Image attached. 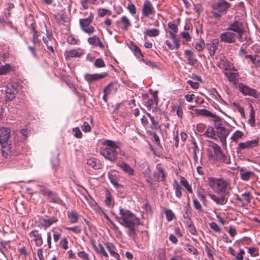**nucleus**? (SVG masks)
<instances>
[{
    "label": "nucleus",
    "mask_w": 260,
    "mask_h": 260,
    "mask_svg": "<svg viewBox=\"0 0 260 260\" xmlns=\"http://www.w3.org/2000/svg\"><path fill=\"white\" fill-rule=\"evenodd\" d=\"M105 198L106 199L105 202L106 205L109 207L113 206L114 202L112 199V196L111 192L108 189L106 190Z\"/></svg>",
    "instance_id": "nucleus-36"
},
{
    "label": "nucleus",
    "mask_w": 260,
    "mask_h": 260,
    "mask_svg": "<svg viewBox=\"0 0 260 260\" xmlns=\"http://www.w3.org/2000/svg\"><path fill=\"white\" fill-rule=\"evenodd\" d=\"M215 134L216 131L214 129L213 127L209 126L204 134V135L206 137L210 138L214 140H217L216 137H215Z\"/></svg>",
    "instance_id": "nucleus-34"
},
{
    "label": "nucleus",
    "mask_w": 260,
    "mask_h": 260,
    "mask_svg": "<svg viewBox=\"0 0 260 260\" xmlns=\"http://www.w3.org/2000/svg\"><path fill=\"white\" fill-rule=\"evenodd\" d=\"M117 166L128 174L130 175L134 174V169L126 162L124 161L119 162L117 163Z\"/></svg>",
    "instance_id": "nucleus-25"
},
{
    "label": "nucleus",
    "mask_w": 260,
    "mask_h": 260,
    "mask_svg": "<svg viewBox=\"0 0 260 260\" xmlns=\"http://www.w3.org/2000/svg\"><path fill=\"white\" fill-rule=\"evenodd\" d=\"M108 178L110 182L117 189L122 187V185L118 183L117 177L115 174L109 173Z\"/></svg>",
    "instance_id": "nucleus-35"
},
{
    "label": "nucleus",
    "mask_w": 260,
    "mask_h": 260,
    "mask_svg": "<svg viewBox=\"0 0 260 260\" xmlns=\"http://www.w3.org/2000/svg\"><path fill=\"white\" fill-rule=\"evenodd\" d=\"M186 247L187 248V251L190 253H192L193 255H197L198 254V251L194 247L189 243L186 244Z\"/></svg>",
    "instance_id": "nucleus-46"
},
{
    "label": "nucleus",
    "mask_w": 260,
    "mask_h": 260,
    "mask_svg": "<svg viewBox=\"0 0 260 260\" xmlns=\"http://www.w3.org/2000/svg\"><path fill=\"white\" fill-rule=\"evenodd\" d=\"M119 87V85L117 82H111L104 88L103 92L109 94L115 93Z\"/></svg>",
    "instance_id": "nucleus-22"
},
{
    "label": "nucleus",
    "mask_w": 260,
    "mask_h": 260,
    "mask_svg": "<svg viewBox=\"0 0 260 260\" xmlns=\"http://www.w3.org/2000/svg\"><path fill=\"white\" fill-rule=\"evenodd\" d=\"M21 85L18 82H11L8 83L6 88V99L7 101H12L16 97Z\"/></svg>",
    "instance_id": "nucleus-7"
},
{
    "label": "nucleus",
    "mask_w": 260,
    "mask_h": 260,
    "mask_svg": "<svg viewBox=\"0 0 260 260\" xmlns=\"http://www.w3.org/2000/svg\"><path fill=\"white\" fill-rule=\"evenodd\" d=\"M167 173L164 171V169L161 167H157V171L153 174V180L155 181H164L166 180Z\"/></svg>",
    "instance_id": "nucleus-17"
},
{
    "label": "nucleus",
    "mask_w": 260,
    "mask_h": 260,
    "mask_svg": "<svg viewBox=\"0 0 260 260\" xmlns=\"http://www.w3.org/2000/svg\"><path fill=\"white\" fill-rule=\"evenodd\" d=\"M243 136V133L240 131H237L231 137V139L235 142H237L239 139L242 138Z\"/></svg>",
    "instance_id": "nucleus-45"
},
{
    "label": "nucleus",
    "mask_w": 260,
    "mask_h": 260,
    "mask_svg": "<svg viewBox=\"0 0 260 260\" xmlns=\"http://www.w3.org/2000/svg\"><path fill=\"white\" fill-rule=\"evenodd\" d=\"M77 254L82 260H87L89 259V255L84 251H79L78 252Z\"/></svg>",
    "instance_id": "nucleus-57"
},
{
    "label": "nucleus",
    "mask_w": 260,
    "mask_h": 260,
    "mask_svg": "<svg viewBox=\"0 0 260 260\" xmlns=\"http://www.w3.org/2000/svg\"><path fill=\"white\" fill-rule=\"evenodd\" d=\"M40 220H41V226L44 227L45 229H46L50 226L52 224L56 223L58 221V219L55 216H51L47 218H40Z\"/></svg>",
    "instance_id": "nucleus-19"
},
{
    "label": "nucleus",
    "mask_w": 260,
    "mask_h": 260,
    "mask_svg": "<svg viewBox=\"0 0 260 260\" xmlns=\"http://www.w3.org/2000/svg\"><path fill=\"white\" fill-rule=\"evenodd\" d=\"M197 115H201L205 117H210L212 113L206 109H198L194 110Z\"/></svg>",
    "instance_id": "nucleus-38"
},
{
    "label": "nucleus",
    "mask_w": 260,
    "mask_h": 260,
    "mask_svg": "<svg viewBox=\"0 0 260 260\" xmlns=\"http://www.w3.org/2000/svg\"><path fill=\"white\" fill-rule=\"evenodd\" d=\"M211 146L213 150L214 155L215 156L216 159H217L218 157H220L222 153H223L221 150V149L219 145H218L217 144L215 143H212Z\"/></svg>",
    "instance_id": "nucleus-37"
},
{
    "label": "nucleus",
    "mask_w": 260,
    "mask_h": 260,
    "mask_svg": "<svg viewBox=\"0 0 260 260\" xmlns=\"http://www.w3.org/2000/svg\"><path fill=\"white\" fill-rule=\"evenodd\" d=\"M155 11L151 3L148 1H144L142 9V16L145 17H148L150 15H154Z\"/></svg>",
    "instance_id": "nucleus-11"
},
{
    "label": "nucleus",
    "mask_w": 260,
    "mask_h": 260,
    "mask_svg": "<svg viewBox=\"0 0 260 260\" xmlns=\"http://www.w3.org/2000/svg\"><path fill=\"white\" fill-rule=\"evenodd\" d=\"M231 7V4L225 0H218L211 6L213 17L216 19H220L222 15L226 14L228 9Z\"/></svg>",
    "instance_id": "nucleus-5"
},
{
    "label": "nucleus",
    "mask_w": 260,
    "mask_h": 260,
    "mask_svg": "<svg viewBox=\"0 0 260 260\" xmlns=\"http://www.w3.org/2000/svg\"><path fill=\"white\" fill-rule=\"evenodd\" d=\"M156 93L157 91H156V93H154L153 94L154 100L152 99H149L145 104L148 110H151L152 106L153 105L154 102H155L156 105L157 104L158 97Z\"/></svg>",
    "instance_id": "nucleus-39"
},
{
    "label": "nucleus",
    "mask_w": 260,
    "mask_h": 260,
    "mask_svg": "<svg viewBox=\"0 0 260 260\" xmlns=\"http://www.w3.org/2000/svg\"><path fill=\"white\" fill-rule=\"evenodd\" d=\"M167 220L170 221L173 219L175 215L172 211L170 209H168L165 212Z\"/></svg>",
    "instance_id": "nucleus-48"
},
{
    "label": "nucleus",
    "mask_w": 260,
    "mask_h": 260,
    "mask_svg": "<svg viewBox=\"0 0 260 260\" xmlns=\"http://www.w3.org/2000/svg\"><path fill=\"white\" fill-rule=\"evenodd\" d=\"M119 216H116V221L128 229L127 235L133 240L136 239V227L140 224V219L131 211L126 209L119 208Z\"/></svg>",
    "instance_id": "nucleus-1"
},
{
    "label": "nucleus",
    "mask_w": 260,
    "mask_h": 260,
    "mask_svg": "<svg viewBox=\"0 0 260 260\" xmlns=\"http://www.w3.org/2000/svg\"><path fill=\"white\" fill-rule=\"evenodd\" d=\"M107 14L110 15L111 11L104 8L100 9L98 11V15L100 17H104Z\"/></svg>",
    "instance_id": "nucleus-54"
},
{
    "label": "nucleus",
    "mask_w": 260,
    "mask_h": 260,
    "mask_svg": "<svg viewBox=\"0 0 260 260\" xmlns=\"http://www.w3.org/2000/svg\"><path fill=\"white\" fill-rule=\"evenodd\" d=\"M67 216L71 223H75L78 222L79 214L76 211L72 210L71 211H68Z\"/></svg>",
    "instance_id": "nucleus-30"
},
{
    "label": "nucleus",
    "mask_w": 260,
    "mask_h": 260,
    "mask_svg": "<svg viewBox=\"0 0 260 260\" xmlns=\"http://www.w3.org/2000/svg\"><path fill=\"white\" fill-rule=\"evenodd\" d=\"M220 37L222 41L231 43L235 41L236 35L233 32L226 31L221 34Z\"/></svg>",
    "instance_id": "nucleus-16"
},
{
    "label": "nucleus",
    "mask_w": 260,
    "mask_h": 260,
    "mask_svg": "<svg viewBox=\"0 0 260 260\" xmlns=\"http://www.w3.org/2000/svg\"><path fill=\"white\" fill-rule=\"evenodd\" d=\"M93 19V15L90 13L89 16L86 18L80 19L79 20L80 26L81 29L86 34L90 35L94 31V27L90 24Z\"/></svg>",
    "instance_id": "nucleus-8"
},
{
    "label": "nucleus",
    "mask_w": 260,
    "mask_h": 260,
    "mask_svg": "<svg viewBox=\"0 0 260 260\" xmlns=\"http://www.w3.org/2000/svg\"><path fill=\"white\" fill-rule=\"evenodd\" d=\"M242 197L244 198V200L247 203H249L251 201L250 193L249 191H246L242 194Z\"/></svg>",
    "instance_id": "nucleus-64"
},
{
    "label": "nucleus",
    "mask_w": 260,
    "mask_h": 260,
    "mask_svg": "<svg viewBox=\"0 0 260 260\" xmlns=\"http://www.w3.org/2000/svg\"><path fill=\"white\" fill-rule=\"evenodd\" d=\"M227 30L237 33L238 35L239 38L241 39L244 33L243 23L239 21L236 20L229 25Z\"/></svg>",
    "instance_id": "nucleus-10"
},
{
    "label": "nucleus",
    "mask_w": 260,
    "mask_h": 260,
    "mask_svg": "<svg viewBox=\"0 0 260 260\" xmlns=\"http://www.w3.org/2000/svg\"><path fill=\"white\" fill-rule=\"evenodd\" d=\"M66 229L68 231H71L73 232L76 234H79L81 232V229L79 226H75L74 227H67Z\"/></svg>",
    "instance_id": "nucleus-55"
},
{
    "label": "nucleus",
    "mask_w": 260,
    "mask_h": 260,
    "mask_svg": "<svg viewBox=\"0 0 260 260\" xmlns=\"http://www.w3.org/2000/svg\"><path fill=\"white\" fill-rule=\"evenodd\" d=\"M83 50H66L64 55L67 58L68 57H79L83 54Z\"/></svg>",
    "instance_id": "nucleus-29"
},
{
    "label": "nucleus",
    "mask_w": 260,
    "mask_h": 260,
    "mask_svg": "<svg viewBox=\"0 0 260 260\" xmlns=\"http://www.w3.org/2000/svg\"><path fill=\"white\" fill-rule=\"evenodd\" d=\"M207 182L211 188L218 194H229V190L231 189L230 183L221 178L210 177Z\"/></svg>",
    "instance_id": "nucleus-4"
},
{
    "label": "nucleus",
    "mask_w": 260,
    "mask_h": 260,
    "mask_svg": "<svg viewBox=\"0 0 260 260\" xmlns=\"http://www.w3.org/2000/svg\"><path fill=\"white\" fill-rule=\"evenodd\" d=\"M184 54L188 59V63L191 65H194L197 62V60L194 57L193 52L191 50H186Z\"/></svg>",
    "instance_id": "nucleus-31"
},
{
    "label": "nucleus",
    "mask_w": 260,
    "mask_h": 260,
    "mask_svg": "<svg viewBox=\"0 0 260 260\" xmlns=\"http://www.w3.org/2000/svg\"><path fill=\"white\" fill-rule=\"evenodd\" d=\"M103 145L106 147L101 148L100 154L111 162L116 161L119 153L117 143L110 140H106L103 142Z\"/></svg>",
    "instance_id": "nucleus-3"
},
{
    "label": "nucleus",
    "mask_w": 260,
    "mask_h": 260,
    "mask_svg": "<svg viewBox=\"0 0 260 260\" xmlns=\"http://www.w3.org/2000/svg\"><path fill=\"white\" fill-rule=\"evenodd\" d=\"M217 137L219 138L222 146H226V139L230 133V130L223 127L216 131Z\"/></svg>",
    "instance_id": "nucleus-13"
},
{
    "label": "nucleus",
    "mask_w": 260,
    "mask_h": 260,
    "mask_svg": "<svg viewBox=\"0 0 260 260\" xmlns=\"http://www.w3.org/2000/svg\"><path fill=\"white\" fill-rule=\"evenodd\" d=\"M180 183L187 190V191L189 192H192V190L191 187L186 180H181Z\"/></svg>",
    "instance_id": "nucleus-50"
},
{
    "label": "nucleus",
    "mask_w": 260,
    "mask_h": 260,
    "mask_svg": "<svg viewBox=\"0 0 260 260\" xmlns=\"http://www.w3.org/2000/svg\"><path fill=\"white\" fill-rule=\"evenodd\" d=\"M151 124L150 127L152 131H156L157 129H160L161 126L159 124L158 122L155 120L154 117L153 118H151Z\"/></svg>",
    "instance_id": "nucleus-44"
},
{
    "label": "nucleus",
    "mask_w": 260,
    "mask_h": 260,
    "mask_svg": "<svg viewBox=\"0 0 260 260\" xmlns=\"http://www.w3.org/2000/svg\"><path fill=\"white\" fill-rule=\"evenodd\" d=\"M145 34L150 37H154L158 36L159 31L156 28L147 29L145 31Z\"/></svg>",
    "instance_id": "nucleus-42"
},
{
    "label": "nucleus",
    "mask_w": 260,
    "mask_h": 260,
    "mask_svg": "<svg viewBox=\"0 0 260 260\" xmlns=\"http://www.w3.org/2000/svg\"><path fill=\"white\" fill-rule=\"evenodd\" d=\"M12 70L10 64L6 63L4 66L0 67V75H7Z\"/></svg>",
    "instance_id": "nucleus-40"
},
{
    "label": "nucleus",
    "mask_w": 260,
    "mask_h": 260,
    "mask_svg": "<svg viewBox=\"0 0 260 260\" xmlns=\"http://www.w3.org/2000/svg\"><path fill=\"white\" fill-rule=\"evenodd\" d=\"M105 246L110 253L115 257L116 260H120V256L118 253L115 252L116 247L113 243L107 242L105 243Z\"/></svg>",
    "instance_id": "nucleus-26"
},
{
    "label": "nucleus",
    "mask_w": 260,
    "mask_h": 260,
    "mask_svg": "<svg viewBox=\"0 0 260 260\" xmlns=\"http://www.w3.org/2000/svg\"><path fill=\"white\" fill-rule=\"evenodd\" d=\"M192 201L194 207L199 211H202V206L199 203V202L195 198L193 199Z\"/></svg>",
    "instance_id": "nucleus-60"
},
{
    "label": "nucleus",
    "mask_w": 260,
    "mask_h": 260,
    "mask_svg": "<svg viewBox=\"0 0 260 260\" xmlns=\"http://www.w3.org/2000/svg\"><path fill=\"white\" fill-rule=\"evenodd\" d=\"M134 54L136 56V57L139 59V60L143 61L148 66H151L152 67H153V62L144 59V55L141 52V50H134Z\"/></svg>",
    "instance_id": "nucleus-24"
},
{
    "label": "nucleus",
    "mask_w": 260,
    "mask_h": 260,
    "mask_svg": "<svg viewBox=\"0 0 260 260\" xmlns=\"http://www.w3.org/2000/svg\"><path fill=\"white\" fill-rule=\"evenodd\" d=\"M240 178L243 181H248L251 178L255 176L254 173L252 171H246L244 168H241L240 170Z\"/></svg>",
    "instance_id": "nucleus-21"
},
{
    "label": "nucleus",
    "mask_w": 260,
    "mask_h": 260,
    "mask_svg": "<svg viewBox=\"0 0 260 260\" xmlns=\"http://www.w3.org/2000/svg\"><path fill=\"white\" fill-rule=\"evenodd\" d=\"M10 129L6 127H0V146L2 147L3 155L7 157L8 156L16 155L19 152H15L13 150L8 140L10 137Z\"/></svg>",
    "instance_id": "nucleus-2"
},
{
    "label": "nucleus",
    "mask_w": 260,
    "mask_h": 260,
    "mask_svg": "<svg viewBox=\"0 0 260 260\" xmlns=\"http://www.w3.org/2000/svg\"><path fill=\"white\" fill-rule=\"evenodd\" d=\"M238 88L240 92L244 95H249L255 99L259 98L260 97L259 92H257L256 89L250 88L243 83H241L239 84Z\"/></svg>",
    "instance_id": "nucleus-9"
},
{
    "label": "nucleus",
    "mask_w": 260,
    "mask_h": 260,
    "mask_svg": "<svg viewBox=\"0 0 260 260\" xmlns=\"http://www.w3.org/2000/svg\"><path fill=\"white\" fill-rule=\"evenodd\" d=\"M94 66L96 68H104L105 67V64L102 59L98 58L94 62Z\"/></svg>",
    "instance_id": "nucleus-56"
},
{
    "label": "nucleus",
    "mask_w": 260,
    "mask_h": 260,
    "mask_svg": "<svg viewBox=\"0 0 260 260\" xmlns=\"http://www.w3.org/2000/svg\"><path fill=\"white\" fill-rule=\"evenodd\" d=\"M116 23L118 25L120 23L122 24L121 29L124 30H127L128 28L132 26L131 22L129 19L126 16L121 17L120 20H117Z\"/></svg>",
    "instance_id": "nucleus-23"
},
{
    "label": "nucleus",
    "mask_w": 260,
    "mask_h": 260,
    "mask_svg": "<svg viewBox=\"0 0 260 260\" xmlns=\"http://www.w3.org/2000/svg\"><path fill=\"white\" fill-rule=\"evenodd\" d=\"M150 134L152 136L153 141L157 146H160V143L159 140V138L158 136L156 134V131H152L150 133Z\"/></svg>",
    "instance_id": "nucleus-49"
},
{
    "label": "nucleus",
    "mask_w": 260,
    "mask_h": 260,
    "mask_svg": "<svg viewBox=\"0 0 260 260\" xmlns=\"http://www.w3.org/2000/svg\"><path fill=\"white\" fill-rule=\"evenodd\" d=\"M82 131L85 133L89 132L91 131V127L87 122L84 121L81 126Z\"/></svg>",
    "instance_id": "nucleus-58"
},
{
    "label": "nucleus",
    "mask_w": 260,
    "mask_h": 260,
    "mask_svg": "<svg viewBox=\"0 0 260 260\" xmlns=\"http://www.w3.org/2000/svg\"><path fill=\"white\" fill-rule=\"evenodd\" d=\"M30 237H33L37 246H41L43 243L42 235L38 230H33L29 233Z\"/></svg>",
    "instance_id": "nucleus-20"
},
{
    "label": "nucleus",
    "mask_w": 260,
    "mask_h": 260,
    "mask_svg": "<svg viewBox=\"0 0 260 260\" xmlns=\"http://www.w3.org/2000/svg\"><path fill=\"white\" fill-rule=\"evenodd\" d=\"M96 252L98 254L102 255L103 256H104L106 258L108 257V253L106 252V251H105V250L104 249V247L101 243H99L98 245V249L96 251Z\"/></svg>",
    "instance_id": "nucleus-43"
},
{
    "label": "nucleus",
    "mask_w": 260,
    "mask_h": 260,
    "mask_svg": "<svg viewBox=\"0 0 260 260\" xmlns=\"http://www.w3.org/2000/svg\"><path fill=\"white\" fill-rule=\"evenodd\" d=\"M168 27L171 29L173 32L176 33L178 31V27L177 26L172 22H170L168 23Z\"/></svg>",
    "instance_id": "nucleus-63"
},
{
    "label": "nucleus",
    "mask_w": 260,
    "mask_h": 260,
    "mask_svg": "<svg viewBox=\"0 0 260 260\" xmlns=\"http://www.w3.org/2000/svg\"><path fill=\"white\" fill-rule=\"evenodd\" d=\"M249 107L250 108V112L248 122L251 126L253 127L255 126V111L252 104H250Z\"/></svg>",
    "instance_id": "nucleus-32"
},
{
    "label": "nucleus",
    "mask_w": 260,
    "mask_h": 260,
    "mask_svg": "<svg viewBox=\"0 0 260 260\" xmlns=\"http://www.w3.org/2000/svg\"><path fill=\"white\" fill-rule=\"evenodd\" d=\"M210 228L215 231V232L218 233L220 232V229L215 222H212L209 224Z\"/></svg>",
    "instance_id": "nucleus-59"
},
{
    "label": "nucleus",
    "mask_w": 260,
    "mask_h": 260,
    "mask_svg": "<svg viewBox=\"0 0 260 260\" xmlns=\"http://www.w3.org/2000/svg\"><path fill=\"white\" fill-rule=\"evenodd\" d=\"M40 188V192L44 196L47 197V199L51 202L62 205L63 201L58 197L57 193L53 192L43 185H38Z\"/></svg>",
    "instance_id": "nucleus-6"
},
{
    "label": "nucleus",
    "mask_w": 260,
    "mask_h": 260,
    "mask_svg": "<svg viewBox=\"0 0 260 260\" xmlns=\"http://www.w3.org/2000/svg\"><path fill=\"white\" fill-rule=\"evenodd\" d=\"M258 139L247 141L245 142H240L238 145L237 151L239 152V151L243 149H249L254 148L258 145Z\"/></svg>",
    "instance_id": "nucleus-12"
},
{
    "label": "nucleus",
    "mask_w": 260,
    "mask_h": 260,
    "mask_svg": "<svg viewBox=\"0 0 260 260\" xmlns=\"http://www.w3.org/2000/svg\"><path fill=\"white\" fill-rule=\"evenodd\" d=\"M248 252L252 256H256L259 255L258 249L254 247H250L248 248Z\"/></svg>",
    "instance_id": "nucleus-47"
},
{
    "label": "nucleus",
    "mask_w": 260,
    "mask_h": 260,
    "mask_svg": "<svg viewBox=\"0 0 260 260\" xmlns=\"http://www.w3.org/2000/svg\"><path fill=\"white\" fill-rule=\"evenodd\" d=\"M60 245L63 249H67L68 248V242L66 238L62 239L60 241Z\"/></svg>",
    "instance_id": "nucleus-62"
},
{
    "label": "nucleus",
    "mask_w": 260,
    "mask_h": 260,
    "mask_svg": "<svg viewBox=\"0 0 260 260\" xmlns=\"http://www.w3.org/2000/svg\"><path fill=\"white\" fill-rule=\"evenodd\" d=\"M173 187L175 190V195L178 198H180L182 196L181 187L179 185L176 180H174L173 182Z\"/></svg>",
    "instance_id": "nucleus-41"
},
{
    "label": "nucleus",
    "mask_w": 260,
    "mask_h": 260,
    "mask_svg": "<svg viewBox=\"0 0 260 260\" xmlns=\"http://www.w3.org/2000/svg\"><path fill=\"white\" fill-rule=\"evenodd\" d=\"M88 42L93 47L99 46L101 48H104V45L100 41L99 38L96 36H93V37H89L88 39Z\"/></svg>",
    "instance_id": "nucleus-27"
},
{
    "label": "nucleus",
    "mask_w": 260,
    "mask_h": 260,
    "mask_svg": "<svg viewBox=\"0 0 260 260\" xmlns=\"http://www.w3.org/2000/svg\"><path fill=\"white\" fill-rule=\"evenodd\" d=\"M226 194L220 193V196H218L215 194L209 193L208 195L210 197L216 204L220 205H223L227 203L228 198L225 197Z\"/></svg>",
    "instance_id": "nucleus-14"
},
{
    "label": "nucleus",
    "mask_w": 260,
    "mask_h": 260,
    "mask_svg": "<svg viewBox=\"0 0 260 260\" xmlns=\"http://www.w3.org/2000/svg\"><path fill=\"white\" fill-rule=\"evenodd\" d=\"M73 132L74 133V136L78 139H81L82 137V133L78 127L73 128Z\"/></svg>",
    "instance_id": "nucleus-51"
},
{
    "label": "nucleus",
    "mask_w": 260,
    "mask_h": 260,
    "mask_svg": "<svg viewBox=\"0 0 260 260\" xmlns=\"http://www.w3.org/2000/svg\"><path fill=\"white\" fill-rule=\"evenodd\" d=\"M86 164L88 166L91 167L95 170L101 168L102 165L99 159L95 158H90L87 159Z\"/></svg>",
    "instance_id": "nucleus-28"
},
{
    "label": "nucleus",
    "mask_w": 260,
    "mask_h": 260,
    "mask_svg": "<svg viewBox=\"0 0 260 260\" xmlns=\"http://www.w3.org/2000/svg\"><path fill=\"white\" fill-rule=\"evenodd\" d=\"M107 75V73L94 74H86L84 76V78L88 82L90 83L104 78Z\"/></svg>",
    "instance_id": "nucleus-15"
},
{
    "label": "nucleus",
    "mask_w": 260,
    "mask_h": 260,
    "mask_svg": "<svg viewBox=\"0 0 260 260\" xmlns=\"http://www.w3.org/2000/svg\"><path fill=\"white\" fill-rule=\"evenodd\" d=\"M127 9L128 10L130 13L133 15L136 13V8L135 6L133 4L128 5Z\"/></svg>",
    "instance_id": "nucleus-61"
},
{
    "label": "nucleus",
    "mask_w": 260,
    "mask_h": 260,
    "mask_svg": "<svg viewBox=\"0 0 260 260\" xmlns=\"http://www.w3.org/2000/svg\"><path fill=\"white\" fill-rule=\"evenodd\" d=\"M170 38L172 40L174 43V46L176 48L179 47V41L176 38L175 35L172 32H170Z\"/></svg>",
    "instance_id": "nucleus-52"
},
{
    "label": "nucleus",
    "mask_w": 260,
    "mask_h": 260,
    "mask_svg": "<svg viewBox=\"0 0 260 260\" xmlns=\"http://www.w3.org/2000/svg\"><path fill=\"white\" fill-rule=\"evenodd\" d=\"M44 27L46 31V36L43 37L42 40L44 43L46 44L48 49H53V47L49 43L50 42H53L54 41L52 32L48 31L45 23H44Z\"/></svg>",
    "instance_id": "nucleus-18"
},
{
    "label": "nucleus",
    "mask_w": 260,
    "mask_h": 260,
    "mask_svg": "<svg viewBox=\"0 0 260 260\" xmlns=\"http://www.w3.org/2000/svg\"><path fill=\"white\" fill-rule=\"evenodd\" d=\"M218 160L222 161L224 163L229 164L230 163V158H229L225 154L222 153L221 156L217 159Z\"/></svg>",
    "instance_id": "nucleus-53"
},
{
    "label": "nucleus",
    "mask_w": 260,
    "mask_h": 260,
    "mask_svg": "<svg viewBox=\"0 0 260 260\" xmlns=\"http://www.w3.org/2000/svg\"><path fill=\"white\" fill-rule=\"evenodd\" d=\"M224 74L230 82H232L234 84H236L238 81L237 79V73L232 72L230 71L228 72H224Z\"/></svg>",
    "instance_id": "nucleus-33"
}]
</instances>
